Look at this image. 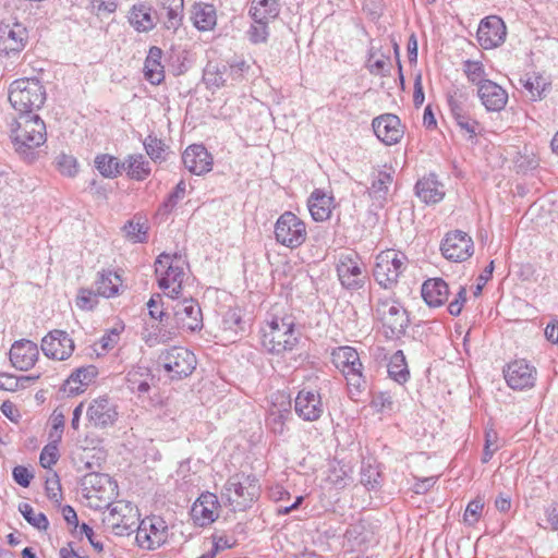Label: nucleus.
<instances>
[{
    "instance_id": "1",
    "label": "nucleus",
    "mask_w": 558,
    "mask_h": 558,
    "mask_svg": "<svg viewBox=\"0 0 558 558\" xmlns=\"http://www.w3.org/2000/svg\"><path fill=\"white\" fill-rule=\"evenodd\" d=\"M31 82L35 78H20L10 85L9 101L11 106L19 112L20 119L24 120L25 126L35 122V114L33 113V92L29 88ZM35 129L22 128V123L17 122V129L12 130V142L15 151L28 163L35 160V151L32 145L34 141L33 133Z\"/></svg>"
},
{
    "instance_id": "2",
    "label": "nucleus",
    "mask_w": 558,
    "mask_h": 558,
    "mask_svg": "<svg viewBox=\"0 0 558 558\" xmlns=\"http://www.w3.org/2000/svg\"><path fill=\"white\" fill-rule=\"evenodd\" d=\"M296 343L295 319L290 315L275 316L262 329V345L270 353L291 351Z\"/></svg>"
},
{
    "instance_id": "3",
    "label": "nucleus",
    "mask_w": 558,
    "mask_h": 558,
    "mask_svg": "<svg viewBox=\"0 0 558 558\" xmlns=\"http://www.w3.org/2000/svg\"><path fill=\"white\" fill-rule=\"evenodd\" d=\"M117 487L109 475L99 472H89L82 480L83 496L95 509L110 506L117 496Z\"/></svg>"
},
{
    "instance_id": "4",
    "label": "nucleus",
    "mask_w": 558,
    "mask_h": 558,
    "mask_svg": "<svg viewBox=\"0 0 558 558\" xmlns=\"http://www.w3.org/2000/svg\"><path fill=\"white\" fill-rule=\"evenodd\" d=\"M259 493L260 487L254 475L235 474L227 481L222 496L233 510H243L258 498Z\"/></svg>"
},
{
    "instance_id": "5",
    "label": "nucleus",
    "mask_w": 558,
    "mask_h": 558,
    "mask_svg": "<svg viewBox=\"0 0 558 558\" xmlns=\"http://www.w3.org/2000/svg\"><path fill=\"white\" fill-rule=\"evenodd\" d=\"M408 257L396 250H386L376 256L373 276L378 284L391 289L398 283L399 277L405 270Z\"/></svg>"
},
{
    "instance_id": "6",
    "label": "nucleus",
    "mask_w": 558,
    "mask_h": 558,
    "mask_svg": "<svg viewBox=\"0 0 558 558\" xmlns=\"http://www.w3.org/2000/svg\"><path fill=\"white\" fill-rule=\"evenodd\" d=\"M107 508L109 511L102 519L107 530L117 536H128L136 532L140 514L135 506L131 502L119 500L112 502Z\"/></svg>"
},
{
    "instance_id": "7",
    "label": "nucleus",
    "mask_w": 558,
    "mask_h": 558,
    "mask_svg": "<svg viewBox=\"0 0 558 558\" xmlns=\"http://www.w3.org/2000/svg\"><path fill=\"white\" fill-rule=\"evenodd\" d=\"M333 365L343 374L350 389L361 391L366 380L363 375V365L359 352L349 345L335 349L331 353Z\"/></svg>"
},
{
    "instance_id": "8",
    "label": "nucleus",
    "mask_w": 558,
    "mask_h": 558,
    "mask_svg": "<svg viewBox=\"0 0 558 558\" xmlns=\"http://www.w3.org/2000/svg\"><path fill=\"white\" fill-rule=\"evenodd\" d=\"M275 238L289 248L300 247L307 238L306 225L292 211H284L275 223Z\"/></svg>"
},
{
    "instance_id": "9",
    "label": "nucleus",
    "mask_w": 558,
    "mask_h": 558,
    "mask_svg": "<svg viewBox=\"0 0 558 558\" xmlns=\"http://www.w3.org/2000/svg\"><path fill=\"white\" fill-rule=\"evenodd\" d=\"M376 316L386 328V333L391 338L404 335L409 326L407 311L395 300H381L376 306Z\"/></svg>"
},
{
    "instance_id": "10",
    "label": "nucleus",
    "mask_w": 558,
    "mask_h": 558,
    "mask_svg": "<svg viewBox=\"0 0 558 558\" xmlns=\"http://www.w3.org/2000/svg\"><path fill=\"white\" fill-rule=\"evenodd\" d=\"M159 361L172 378L187 377L196 367L195 355L183 347H172L159 355Z\"/></svg>"
},
{
    "instance_id": "11",
    "label": "nucleus",
    "mask_w": 558,
    "mask_h": 558,
    "mask_svg": "<svg viewBox=\"0 0 558 558\" xmlns=\"http://www.w3.org/2000/svg\"><path fill=\"white\" fill-rule=\"evenodd\" d=\"M168 526L159 517L142 520L136 527V543L140 547L154 550L166 543Z\"/></svg>"
},
{
    "instance_id": "12",
    "label": "nucleus",
    "mask_w": 558,
    "mask_h": 558,
    "mask_svg": "<svg viewBox=\"0 0 558 558\" xmlns=\"http://www.w3.org/2000/svg\"><path fill=\"white\" fill-rule=\"evenodd\" d=\"M444 257L452 262H463L473 255L472 238L460 230L446 234L440 246Z\"/></svg>"
},
{
    "instance_id": "13",
    "label": "nucleus",
    "mask_w": 558,
    "mask_h": 558,
    "mask_svg": "<svg viewBox=\"0 0 558 558\" xmlns=\"http://www.w3.org/2000/svg\"><path fill=\"white\" fill-rule=\"evenodd\" d=\"M173 317L179 329L194 332L203 328L201 306L193 299L178 301L173 306Z\"/></svg>"
},
{
    "instance_id": "14",
    "label": "nucleus",
    "mask_w": 558,
    "mask_h": 558,
    "mask_svg": "<svg viewBox=\"0 0 558 558\" xmlns=\"http://www.w3.org/2000/svg\"><path fill=\"white\" fill-rule=\"evenodd\" d=\"M508 386L513 390L531 389L535 386L537 371L525 360H515L504 371Z\"/></svg>"
},
{
    "instance_id": "15",
    "label": "nucleus",
    "mask_w": 558,
    "mask_h": 558,
    "mask_svg": "<svg viewBox=\"0 0 558 558\" xmlns=\"http://www.w3.org/2000/svg\"><path fill=\"white\" fill-rule=\"evenodd\" d=\"M44 354L53 360L63 361L71 356L74 342L63 330H52L41 340Z\"/></svg>"
},
{
    "instance_id": "16",
    "label": "nucleus",
    "mask_w": 558,
    "mask_h": 558,
    "mask_svg": "<svg viewBox=\"0 0 558 558\" xmlns=\"http://www.w3.org/2000/svg\"><path fill=\"white\" fill-rule=\"evenodd\" d=\"M506 26L501 19L489 16L481 21L477 29V40L484 49H492L504 43Z\"/></svg>"
},
{
    "instance_id": "17",
    "label": "nucleus",
    "mask_w": 558,
    "mask_h": 558,
    "mask_svg": "<svg viewBox=\"0 0 558 558\" xmlns=\"http://www.w3.org/2000/svg\"><path fill=\"white\" fill-rule=\"evenodd\" d=\"M372 126L377 138L386 145L397 144L403 136L400 119L391 113L375 118Z\"/></svg>"
},
{
    "instance_id": "18",
    "label": "nucleus",
    "mask_w": 558,
    "mask_h": 558,
    "mask_svg": "<svg viewBox=\"0 0 558 558\" xmlns=\"http://www.w3.org/2000/svg\"><path fill=\"white\" fill-rule=\"evenodd\" d=\"M219 501L215 494L203 493L191 509V517L196 525L206 526L218 518Z\"/></svg>"
},
{
    "instance_id": "19",
    "label": "nucleus",
    "mask_w": 558,
    "mask_h": 558,
    "mask_svg": "<svg viewBox=\"0 0 558 558\" xmlns=\"http://www.w3.org/2000/svg\"><path fill=\"white\" fill-rule=\"evenodd\" d=\"M337 272L342 286L357 289L363 284L362 269L356 254L341 255L337 264Z\"/></svg>"
},
{
    "instance_id": "20",
    "label": "nucleus",
    "mask_w": 558,
    "mask_h": 558,
    "mask_svg": "<svg viewBox=\"0 0 558 558\" xmlns=\"http://www.w3.org/2000/svg\"><path fill=\"white\" fill-rule=\"evenodd\" d=\"M182 161L184 167L196 175L207 173L213 168V156L201 144L189 146L182 155Z\"/></svg>"
},
{
    "instance_id": "21",
    "label": "nucleus",
    "mask_w": 558,
    "mask_h": 558,
    "mask_svg": "<svg viewBox=\"0 0 558 558\" xmlns=\"http://www.w3.org/2000/svg\"><path fill=\"white\" fill-rule=\"evenodd\" d=\"M86 416L92 425L104 428L117 421L118 412L108 398L101 397L89 403Z\"/></svg>"
},
{
    "instance_id": "22",
    "label": "nucleus",
    "mask_w": 558,
    "mask_h": 558,
    "mask_svg": "<svg viewBox=\"0 0 558 558\" xmlns=\"http://www.w3.org/2000/svg\"><path fill=\"white\" fill-rule=\"evenodd\" d=\"M294 410L304 421H317L324 412L320 395L305 389L299 391Z\"/></svg>"
},
{
    "instance_id": "23",
    "label": "nucleus",
    "mask_w": 558,
    "mask_h": 558,
    "mask_svg": "<svg viewBox=\"0 0 558 558\" xmlns=\"http://www.w3.org/2000/svg\"><path fill=\"white\" fill-rule=\"evenodd\" d=\"M477 95L488 111H500L508 102V93L490 80L481 82Z\"/></svg>"
},
{
    "instance_id": "24",
    "label": "nucleus",
    "mask_w": 558,
    "mask_h": 558,
    "mask_svg": "<svg viewBox=\"0 0 558 558\" xmlns=\"http://www.w3.org/2000/svg\"><path fill=\"white\" fill-rule=\"evenodd\" d=\"M184 262L179 256L174 264L167 266V274L158 279V286L163 291H168L167 295L171 299L178 298L182 289L184 278Z\"/></svg>"
},
{
    "instance_id": "25",
    "label": "nucleus",
    "mask_w": 558,
    "mask_h": 558,
    "mask_svg": "<svg viewBox=\"0 0 558 558\" xmlns=\"http://www.w3.org/2000/svg\"><path fill=\"white\" fill-rule=\"evenodd\" d=\"M10 361L16 369H31L35 365V343L26 339L15 341L10 350Z\"/></svg>"
},
{
    "instance_id": "26",
    "label": "nucleus",
    "mask_w": 558,
    "mask_h": 558,
    "mask_svg": "<svg viewBox=\"0 0 558 558\" xmlns=\"http://www.w3.org/2000/svg\"><path fill=\"white\" fill-rule=\"evenodd\" d=\"M97 375L98 369L95 365L78 367L65 380L63 390L72 396L80 395L94 381Z\"/></svg>"
},
{
    "instance_id": "27",
    "label": "nucleus",
    "mask_w": 558,
    "mask_h": 558,
    "mask_svg": "<svg viewBox=\"0 0 558 558\" xmlns=\"http://www.w3.org/2000/svg\"><path fill=\"white\" fill-rule=\"evenodd\" d=\"M415 193L425 204H436L445 196L444 185L437 180L434 173L416 182Z\"/></svg>"
},
{
    "instance_id": "28",
    "label": "nucleus",
    "mask_w": 558,
    "mask_h": 558,
    "mask_svg": "<svg viewBox=\"0 0 558 558\" xmlns=\"http://www.w3.org/2000/svg\"><path fill=\"white\" fill-rule=\"evenodd\" d=\"M422 296L429 306H441L448 300L449 287L441 278L428 279L422 286Z\"/></svg>"
},
{
    "instance_id": "29",
    "label": "nucleus",
    "mask_w": 558,
    "mask_h": 558,
    "mask_svg": "<svg viewBox=\"0 0 558 558\" xmlns=\"http://www.w3.org/2000/svg\"><path fill=\"white\" fill-rule=\"evenodd\" d=\"M332 197L320 190H315L307 202L308 210L315 221H325L331 215Z\"/></svg>"
},
{
    "instance_id": "30",
    "label": "nucleus",
    "mask_w": 558,
    "mask_h": 558,
    "mask_svg": "<svg viewBox=\"0 0 558 558\" xmlns=\"http://www.w3.org/2000/svg\"><path fill=\"white\" fill-rule=\"evenodd\" d=\"M129 21L138 32H148L156 25V19L151 14V8L144 3H137L131 8Z\"/></svg>"
},
{
    "instance_id": "31",
    "label": "nucleus",
    "mask_w": 558,
    "mask_h": 558,
    "mask_svg": "<svg viewBox=\"0 0 558 558\" xmlns=\"http://www.w3.org/2000/svg\"><path fill=\"white\" fill-rule=\"evenodd\" d=\"M161 49L153 47L144 63L145 78L154 85L160 84L165 78L163 66L160 63Z\"/></svg>"
},
{
    "instance_id": "32",
    "label": "nucleus",
    "mask_w": 558,
    "mask_h": 558,
    "mask_svg": "<svg viewBox=\"0 0 558 558\" xmlns=\"http://www.w3.org/2000/svg\"><path fill=\"white\" fill-rule=\"evenodd\" d=\"M159 7L166 12V17L162 20L165 27L177 31L183 20V0H159Z\"/></svg>"
},
{
    "instance_id": "33",
    "label": "nucleus",
    "mask_w": 558,
    "mask_h": 558,
    "mask_svg": "<svg viewBox=\"0 0 558 558\" xmlns=\"http://www.w3.org/2000/svg\"><path fill=\"white\" fill-rule=\"evenodd\" d=\"M126 386L132 392L146 393L150 389L151 374L146 367H133L126 374Z\"/></svg>"
},
{
    "instance_id": "34",
    "label": "nucleus",
    "mask_w": 558,
    "mask_h": 558,
    "mask_svg": "<svg viewBox=\"0 0 558 558\" xmlns=\"http://www.w3.org/2000/svg\"><path fill=\"white\" fill-rule=\"evenodd\" d=\"M193 21L199 31H209L217 23L216 9L213 4L198 3L194 5Z\"/></svg>"
},
{
    "instance_id": "35",
    "label": "nucleus",
    "mask_w": 558,
    "mask_h": 558,
    "mask_svg": "<svg viewBox=\"0 0 558 558\" xmlns=\"http://www.w3.org/2000/svg\"><path fill=\"white\" fill-rule=\"evenodd\" d=\"M448 105L450 113L456 122L463 121L470 117L471 104L469 96L461 92L456 90L448 97Z\"/></svg>"
},
{
    "instance_id": "36",
    "label": "nucleus",
    "mask_w": 558,
    "mask_h": 558,
    "mask_svg": "<svg viewBox=\"0 0 558 558\" xmlns=\"http://www.w3.org/2000/svg\"><path fill=\"white\" fill-rule=\"evenodd\" d=\"M121 283L122 280L117 272H112L111 270H104L99 274V277L96 281V292L98 295L112 298L118 294Z\"/></svg>"
},
{
    "instance_id": "37",
    "label": "nucleus",
    "mask_w": 558,
    "mask_h": 558,
    "mask_svg": "<svg viewBox=\"0 0 558 558\" xmlns=\"http://www.w3.org/2000/svg\"><path fill=\"white\" fill-rule=\"evenodd\" d=\"M123 170H126V174L136 181L145 180L151 172L149 161L142 154L130 155Z\"/></svg>"
},
{
    "instance_id": "38",
    "label": "nucleus",
    "mask_w": 558,
    "mask_h": 558,
    "mask_svg": "<svg viewBox=\"0 0 558 558\" xmlns=\"http://www.w3.org/2000/svg\"><path fill=\"white\" fill-rule=\"evenodd\" d=\"M95 166L104 177L113 179L121 174L125 162H120L114 156L101 154L96 156Z\"/></svg>"
},
{
    "instance_id": "39",
    "label": "nucleus",
    "mask_w": 558,
    "mask_h": 558,
    "mask_svg": "<svg viewBox=\"0 0 558 558\" xmlns=\"http://www.w3.org/2000/svg\"><path fill=\"white\" fill-rule=\"evenodd\" d=\"M250 13L259 21L275 19L279 14V0H253Z\"/></svg>"
},
{
    "instance_id": "40",
    "label": "nucleus",
    "mask_w": 558,
    "mask_h": 558,
    "mask_svg": "<svg viewBox=\"0 0 558 558\" xmlns=\"http://www.w3.org/2000/svg\"><path fill=\"white\" fill-rule=\"evenodd\" d=\"M388 374L399 384L407 381L409 377V371L405 356L402 351L395 352L390 357L388 363Z\"/></svg>"
},
{
    "instance_id": "41",
    "label": "nucleus",
    "mask_w": 558,
    "mask_h": 558,
    "mask_svg": "<svg viewBox=\"0 0 558 558\" xmlns=\"http://www.w3.org/2000/svg\"><path fill=\"white\" fill-rule=\"evenodd\" d=\"M392 181L391 172L380 171L368 189L369 196L377 201H385Z\"/></svg>"
},
{
    "instance_id": "42",
    "label": "nucleus",
    "mask_w": 558,
    "mask_h": 558,
    "mask_svg": "<svg viewBox=\"0 0 558 558\" xmlns=\"http://www.w3.org/2000/svg\"><path fill=\"white\" fill-rule=\"evenodd\" d=\"M351 481V475L344 465H340L338 463L329 469L327 482L331 484L335 488H344L347 485L350 484Z\"/></svg>"
},
{
    "instance_id": "43",
    "label": "nucleus",
    "mask_w": 558,
    "mask_h": 558,
    "mask_svg": "<svg viewBox=\"0 0 558 558\" xmlns=\"http://www.w3.org/2000/svg\"><path fill=\"white\" fill-rule=\"evenodd\" d=\"M59 444L60 441L49 439V442L43 448L39 456V463L43 468L48 469L58 462L60 458Z\"/></svg>"
},
{
    "instance_id": "44",
    "label": "nucleus",
    "mask_w": 558,
    "mask_h": 558,
    "mask_svg": "<svg viewBox=\"0 0 558 558\" xmlns=\"http://www.w3.org/2000/svg\"><path fill=\"white\" fill-rule=\"evenodd\" d=\"M144 147L147 153V155L154 160V161H162L165 160V151H166V145L157 136L148 135L144 140Z\"/></svg>"
},
{
    "instance_id": "45",
    "label": "nucleus",
    "mask_w": 558,
    "mask_h": 558,
    "mask_svg": "<svg viewBox=\"0 0 558 558\" xmlns=\"http://www.w3.org/2000/svg\"><path fill=\"white\" fill-rule=\"evenodd\" d=\"M463 71L470 82L477 85V88L481 85V82H484L485 70L484 65L480 61L466 60L463 62Z\"/></svg>"
},
{
    "instance_id": "46",
    "label": "nucleus",
    "mask_w": 558,
    "mask_h": 558,
    "mask_svg": "<svg viewBox=\"0 0 558 558\" xmlns=\"http://www.w3.org/2000/svg\"><path fill=\"white\" fill-rule=\"evenodd\" d=\"M57 168L61 174L68 177H75L78 172V165L75 157L66 154H61L56 159Z\"/></svg>"
},
{
    "instance_id": "47",
    "label": "nucleus",
    "mask_w": 558,
    "mask_h": 558,
    "mask_svg": "<svg viewBox=\"0 0 558 558\" xmlns=\"http://www.w3.org/2000/svg\"><path fill=\"white\" fill-rule=\"evenodd\" d=\"M64 422L65 417L62 410L54 409L52 414L50 415L51 429L49 433V439H54V441H61L64 430Z\"/></svg>"
},
{
    "instance_id": "48",
    "label": "nucleus",
    "mask_w": 558,
    "mask_h": 558,
    "mask_svg": "<svg viewBox=\"0 0 558 558\" xmlns=\"http://www.w3.org/2000/svg\"><path fill=\"white\" fill-rule=\"evenodd\" d=\"M102 454L101 452H99ZM104 460V456H96L92 452V450H88L87 447L83 448V453L80 457V462L83 463V466H78V470L83 471H89V472H97V469H100L101 461Z\"/></svg>"
},
{
    "instance_id": "49",
    "label": "nucleus",
    "mask_w": 558,
    "mask_h": 558,
    "mask_svg": "<svg viewBox=\"0 0 558 558\" xmlns=\"http://www.w3.org/2000/svg\"><path fill=\"white\" fill-rule=\"evenodd\" d=\"M254 23L248 29V38L254 44L265 43L268 37V20L259 21V19H253Z\"/></svg>"
},
{
    "instance_id": "50",
    "label": "nucleus",
    "mask_w": 558,
    "mask_h": 558,
    "mask_svg": "<svg viewBox=\"0 0 558 558\" xmlns=\"http://www.w3.org/2000/svg\"><path fill=\"white\" fill-rule=\"evenodd\" d=\"M124 231L129 240L134 243H143L147 238V228L140 221H129L124 226Z\"/></svg>"
},
{
    "instance_id": "51",
    "label": "nucleus",
    "mask_w": 558,
    "mask_h": 558,
    "mask_svg": "<svg viewBox=\"0 0 558 558\" xmlns=\"http://www.w3.org/2000/svg\"><path fill=\"white\" fill-rule=\"evenodd\" d=\"M45 489L50 499L58 501L61 496V484L56 472H49L45 481Z\"/></svg>"
},
{
    "instance_id": "52",
    "label": "nucleus",
    "mask_w": 558,
    "mask_h": 558,
    "mask_svg": "<svg viewBox=\"0 0 558 558\" xmlns=\"http://www.w3.org/2000/svg\"><path fill=\"white\" fill-rule=\"evenodd\" d=\"M185 191H186V184L183 180H181L177 184L174 191L172 193H170L168 198L163 202L162 207H163L165 211H168V213L171 211L175 207L178 202L184 197Z\"/></svg>"
},
{
    "instance_id": "53",
    "label": "nucleus",
    "mask_w": 558,
    "mask_h": 558,
    "mask_svg": "<svg viewBox=\"0 0 558 558\" xmlns=\"http://www.w3.org/2000/svg\"><path fill=\"white\" fill-rule=\"evenodd\" d=\"M484 502L481 499H475L469 502L464 512V521L473 525L475 524L483 511Z\"/></svg>"
},
{
    "instance_id": "54",
    "label": "nucleus",
    "mask_w": 558,
    "mask_h": 558,
    "mask_svg": "<svg viewBox=\"0 0 558 558\" xmlns=\"http://www.w3.org/2000/svg\"><path fill=\"white\" fill-rule=\"evenodd\" d=\"M223 328L238 332L243 330V320L236 310H229L223 316Z\"/></svg>"
},
{
    "instance_id": "55",
    "label": "nucleus",
    "mask_w": 558,
    "mask_h": 558,
    "mask_svg": "<svg viewBox=\"0 0 558 558\" xmlns=\"http://www.w3.org/2000/svg\"><path fill=\"white\" fill-rule=\"evenodd\" d=\"M162 296L158 293L153 294L147 302V307L151 318L162 322L163 317L166 316V313L162 310Z\"/></svg>"
},
{
    "instance_id": "56",
    "label": "nucleus",
    "mask_w": 558,
    "mask_h": 558,
    "mask_svg": "<svg viewBox=\"0 0 558 558\" xmlns=\"http://www.w3.org/2000/svg\"><path fill=\"white\" fill-rule=\"evenodd\" d=\"M8 37L14 41V46L10 47V50L20 51L24 47L26 28L20 24H15L14 27L9 31Z\"/></svg>"
},
{
    "instance_id": "57",
    "label": "nucleus",
    "mask_w": 558,
    "mask_h": 558,
    "mask_svg": "<svg viewBox=\"0 0 558 558\" xmlns=\"http://www.w3.org/2000/svg\"><path fill=\"white\" fill-rule=\"evenodd\" d=\"M497 434L494 430H488L485 434V446L482 461L488 462L493 454L498 450Z\"/></svg>"
},
{
    "instance_id": "58",
    "label": "nucleus",
    "mask_w": 558,
    "mask_h": 558,
    "mask_svg": "<svg viewBox=\"0 0 558 558\" xmlns=\"http://www.w3.org/2000/svg\"><path fill=\"white\" fill-rule=\"evenodd\" d=\"M14 482L22 486L28 487L34 478V474L24 465H16L12 471Z\"/></svg>"
},
{
    "instance_id": "59",
    "label": "nucleus",
    "mask_w": 558,
    "mask_h": 558,
    "mask_svg": "<svg viewBox=\"0 0 558 558\" xmlns=\"http://www.w3.org/2000/svg\"><path fill=\"white\" fill-rule=\"evenodd\" d=\"M178 257H179L178 254H174L173 256H171L166 253H162L157 257V260L155 263V272L158 276V279L160 277L166 276L167 266H169V264H174V262L177 260Z\"/></svg>"
},
{
    "instance_id": "60",
    "label": "nucleus",
    "mask_w": 558,
    "mask_h": 558,
    "mask_svg": "<svg viewBox=\"0 0 558 558\" xmlns=\"http://www.w3.org/2000/svg\"><path fill=\"white\" fill-rule=\"evenodd\" d=\"M205 75H206V80L209 83H211L216 86H223L228 81L226 75L229 76V71H228L227 65H222V68L221 69L218 68L215 73H211L209 70H207Z\"/></svg>"
},
{
    "instance_id": "61",
    "label": "nucleus",
    "mask_w": 558,
    "mask_h": 558,
    "mask_svg": "<svg viewBox=\"0 0 558 558\" xmlns=\"http://www.w3.org/2000/svg\"><path fill=\"white\" fill-rule=\"evenodd\" d=\"M76 305L82 310H92L95 305V295L90 290L81 289L76 299Z\"/></svg>"
},
{
    "instance_id": "62",
    "label": "nucleus",
    "mask_w": 558,
    "mask_h": 558,
    "mask_svg": "<svg viewBox=\"0 0 558 558\" xmlns=\"http://www.w3.org/2000/svg\"><path fill=\"white\" fill-rule=\"evenodd\" d=\"M457 124L461 130L469 134V140H474L476 137L480 123L476 120H473L471 116L463 121L457 122Z\"/></svg>"
},
{
    "instance_id": "63",
    "label": "nucleus",
    "mask_w": 558,
    "mask_h": 558,
    "mask_svg": "<svg viewBox=\"0 0 558 558\" xmlns=\"http://www.w3.org/2000/svg\"><path fill=\"white\" fill-rule=\"evenodd\" d=\"M547 522L554 531H558V501H553L545 509Z\"/></svg>"
},
{
    "instance_id": "64",
    "label": "nucleus",
    "mask_w": 558,
    "mask_h": 558,
    "mask_svg": "<svg viewBox=\"0 0 558 558\" xmlns=\"http://www.w3.org/2000/svg\"><path fill=\"white\" fill-rule=\"evenodd\" d=\"M119 341V332L116 329L104 335L99 341L104 351L112 349Z\"/></svg>"
}]
</instances>
